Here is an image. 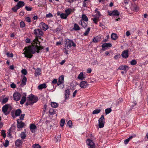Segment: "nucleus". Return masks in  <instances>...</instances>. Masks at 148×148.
<instances>
[{
  "mask_svg": "<svg viewBox=\"0 0 148 148\" xmlns=\"http://www.w3.org/2000/svg\"><path fill=\"white\" fill-rule=\"evenodd\" d=\"M34 34L36 36V38L32 42V45L27 47H25V51L24 53L25 55V57L29 58H31L33 56V54L36 52L39 53L41 49H43V46L40 45V42L38 40V38L42 39L41 37L44 34L43 31L39 29H35L34 31Z\"/></svg>",
  "mask_w": 148,
  "mask_h": 148,
  "instance_id": "f257e3e1",
  "label": "nucleus"
},
{
  "mask_svg": "<svg viewBox=\"0 0 148 148\" xmlns=\"http://www.w3.org/2000/svg\"><path fill=\"white\" fill-rule=\"evenodd\" d=\"M65 43L64 44V49H69L72 46L75 47L76 46V44L72 40L67 39L65 40Z\"/></svg>",
  "mask_w": 148,
  "mask_h": 148,
  "instance_id": "f03ea898",
  "label": "nucleus"
},
{
  "mask_svg": "<svg viewBox=\"0 0 148 148\" xmlns=\"http://www.w3.org/2000/svg\"><path fill=\"white\" fill-rule=\"evenodd\" d=\"M9 108L10 109V110H11V107L9 104H5L2 107V112L6 115L9 114L10 112V111H8Z\"/></svg>",
  "mask_w": 148,
  "mask_h": 148,
  "instance_id": "7ed1b4c3",
  "label": "nucleus"
},
{
  "mask_svg": "<svg viewBox=\"0 0 148 148\" xmlns=\"http://www.w3.org/2000/svg\"><path fill=\"white\" fill-rule=\"evenodd\" d=\"M28 99L34 102H36L38 100V97L32 94L29 95L27 97Z\"/></svg>",
  "mask_w": 148,
  "mask_h": 148,
  "instance_id": "20e7f679",
  "label": "nucleus"
},
{
  "mask_svg": "<svg viewBox=\"0 0 148 148\" xmlns=\"http://www.w3.org/2000/svg\"><path fill=\"white\" fill-rule=\"evenodd\" d=\"M86 143L87 145L88 146V148H95V144L92 140H91L90 139H88L86 140Z\"/></svg>",
  "mask_w": 148,
  "mask_h": 148,
  "instance_id": "39448f33",
  "label": "nucleus"
},
{
  "mask_svg": "<svg viewBox=\"0 0 148 148\" xmlns=\"http://www.w3.org/2000/svg\"><path fill=\"white\" fill-rule=\"evenodd\" d=\"M104 116L103 115H101V117L99 119V125L100 128L103 127L104 126V124L103 122L104 121Z\"/></svg>",
  "mask_w": 148,
  "mask_h": 148,
  "instance_id": "423d86ee",
  "label": "nucleus"
},
{
  "mask_svg": "<svg viewBox=\"0 0 148 148\" xmlns=\"http://www.w3.org/2000/svg\"><path fill=\"white\" fill-rule=\"evenodd\" d=\"M21 97V94L18 92H15L13 94L14 99V100L16 101L19 100L20 99Z\"/></svg>",
  "mask_w": 148,
  "mask_h": 148,
  "instance_id": "0eeeda50",
  "label": "nucleus"
},
{
  "mask_svg": "<svg viewBox=\"0 0 148 148\" xmlns=\"http://www.w3.org/2000/svg\"><path fill=\"white\" fill-rule=\"evenodd\" d=\"M64 82V77L63 75L60 76L59 78L57 84V86H59Z\"/></svg>",
  "mask_w": 148,
  "mask_h": 148,
  "instance_id": "6e6552de",
  "label": "nucleus"
},
{
  "mask_svg": "<svg viewBox=\"0 0 148 148\" xmlns=\"http://www.w3.org/2000/svg\"><path fill=\"white\" fill-rule=\"evenodd\" d=\"M17 127L18 128H22L24 127L25 123L23 122L22 121H20V120L18 119L17 120Z\"/></svg>",
  "mask_w": 148,
  "mask_h": 148,
  "instance_id": "1a4fd4ad",
  "label": "nucleus"
},
{
  "mask_svg": "<svg viewBox=\"0 0 148 148\" xmlns=\"http://www.w3.org/2000/svg\"><path fill=\"white\" fill-rule=\"evenodd\" d=\"M120 13L117 10H114L111 11H110L109 13V15L110 16H117L119 15Z\"/></svg>",
  "mask_w": 148,
  "mask_h": 148,
  "instance_id": "9d476101",
  "label": "nucleus"
},
{
  "mask_svg": "<svg viewBox=\"0 0 148 148\" xmlns=\"http://www.w3.org/2000/svg\"><path fill=\"white\" fill-rule=\"evenodd\" d=\"M62 29V26L61 25H59L56 29L53 30V32L58 34L61 31Z\"/></svg>",
  "mask_w": 148,
  "mask_h": 148,
  "instance_id": "9b49d317",
  "label": "nucleus"
},
{
  "mask_svg": "<svg viewBox=\"0 0 148 148\" xmlns=\"http://www.w3.org/2000/svg\"><path fill=\"white\" fill-rule=\"evenodd\" d=\"M129 51L128 50H124L123 51L121 55L122 57L125 58H126L129 57Z\"/></svg>",
  "mask_w": 148,
  "mask_h": 148,
  "instance_id": "f8f14e48",
  "label": "nucleus"
},
{
  "mask_svg": "<svg viewBox=\"0 0 148 148\" xmlns=\"http://www.w3.org/2000/svg\"><path fill=\"white\" fill-rule=\"evenodd\" d=\"M40 26L42 29L44 31H46L49 28L48 25L43 22H41L40 24Z\"/></svg>",
  "mask_w": 148,
  "mask_h": 148,
  "instance_id": "ddd939ff",
  "label": "nucleus"
},
{
  "mask_svg": "<svg viewBox=\"0 0 148 148\" xmlns=\"http://www.w3.org/2000/svg\"><path fill=\"white\" fill-rule=\"evenodd\" d=\"M79 86L82 88H85L87 87L88 84L86 82L82 81L80 82Z\"/></svg>",
  "mask_w": 148,
  "mask_h": 148,
  "instance_id": "4468645a",
  "label": "nucleus"
},
{
  "mask_svg": "<svg viewBox=\"0 0 148 148\" xmlns=\"http://www.w3.org/2000/svg\"><path fill=\"white\" fill-rule=\"evenodd\" d=\"M30 128L31 132L32 133H34L35 129L37 128V127L35 124H31L30 125Z\"/></svg>",
  "mask_w": 148,
  "mask_h": 148,
  "instance_id": "2eb2a0df",
  "label": "nucleus"
},
{
  "mask_svg": "<svg viewBox=\"0 0 148 148\" xmlns=\"http://www.w3.org/2000/svg\"><path fill=\"white\" fill-rule=\"evenodd\" d=\"M136 135V134H133L132 136H129V138L124 140V143L126 145L128 144L130 140L134 137H135Z\"/></svg>",
  "mask_w": 148,
  "mask_h": 148,
  "instance_id": "dca6fc26",
  "label": "nucleus"
},
{
  "mask_svg": "<svg viewBox=\"0 0 148 148\" xmlns=\"http://www.w3.org/2000/svg\"><path fill=\"white\" fill-rule=\"evenodd\" d=\"M23 144V142L20 139H17L15 142V145L18 147L21 146Z\"/></svg>",
  "mask_w": 148,
  "mask_h": 148,
  "instance_id": "f3484780",
  "label": "nucleus"
},
{
  "mask_svg": "<svg viewBox=\"0 0 148 148\" xmlns=\"http://www.w3.org/2000/svg\"><path fill=\"white\" fill-rule=\"evenodd\" d=\"M70 95V90L69 89H67L65 91V99L66 100L69 97Z\"/></svg>",
  "mask_w": 148,
  "mask_h": 148,
  "instance_id": "a211bd4d",
  "label": "nucleus"
},
{
  "mask_svg": "<svg viewBox=\"0 0 148 148\" xmlns=\"http://www.w3.org/2000/svg\"><path fill=\"white\" fill-rule=\"evenodd\" d=\"M16 5L19 9L21 8L24 6L25 3L23 1H19L17 3Z\"/></svg>",
  "mask_w": 148,
  "mask_h": 148,
  "instance_id": "6ab92c4d",
  "label": "nucleus"
},
{
  "mask_svg": "<svg viewBox=\"0 0 148 148\" xmlns=\"http://www.w3.org/2000/svg\"><path fill=\"white\" fill-rule=\"evenodd\" d=\"M128 69L127 70H128V69H129V67L127 66L121 65L119 66V67L118 68V69L123 70H125L126 69Z\"/></svg>",
  "mask_w": 148,
  "mask_h": 148,
  "instance_id": "aec40b11",
  "label": "nucleus"
},
{
  "mask_svg": "<svg viewBox=\"0 0 148 148\" xmlns=\"http://www.w3.org/2000/svg\"><path fill=\"white\" fill-rule=\"evenodd\" d=\"M41 70L40 68H37L35 71L34 75L35 76H37L40 75L41 74Z\"/></svg>",
  "mask_w": 148,
  "mask_h": 148,
  "instance_id": "412c9836",
  "label": "nucleus"
},
{
  "mask_svg": "<svg viewBox=\"0 0 148 148\" xmlns=\"http://www.w3.org/2000/svg\"><path fill=\"white\" fill-rule=\"evenodd\" d=\"M112 46V45L110 43H105L103 44L101 46L102 48L110 47Z\"/></svg>",
  "mask_w": 148,
  "mask_h": 148,
  "instance_id": "4be33fe9",
  "label": "nucleus"
},
{
  "mask_svg": "<svg viewBox=\"0 0 148 148\" xmlns=\"http://www.w3.org/2000/svg\"><path fill=\"white\" fill-rule=\"evenodd\" d=\"M79 24L81 25L84 28L87 26V23L84 22V21H83L82 20H81L79 21Z\"/></svg>",
  "mask_w": 148,
  "mask_h": 148,
  "instance_id": "5701e85b",
  "label": "nucleus"
},
{
  "mask_svg": "<svg viewBox=\"0 0 148 148\" xmlns=\"http://www.w3.org/2000/svg\"><path fill=\"white\" fill-rule=\"evenodd\" d=\"M47 86L46 84L43 83L39 85L38 87V88L39 89L41 90L43 88H46L47 87Z\"/></svg>",
  "mask_w": 148,
  "mask_h": 148,
  "instance_id": "b1692460",
  "label": "nucleus"
},
{
  "mask_svg": "<svg viewBox=\"0 0 148 148\" xmlns=\"http://www.w3.org/2000/svg\"><path fill=\"white\" fill-rule=\"evenodd\" d=\"M82 19L83 21H85L87 23L88 21V17L85 14H83L82 16Z\"/></svg>",
  "mask_w": 148,
  "mask_h": 148,
  "instance_id": "393cba45",
  "label": "nucleus"
},
{
  "mask_svg": "<svg viewBox=\"0 0 148 148\" xmlns=\"http://www.w3.org/2000/svg\"><path fill=\"white\" fill-rule=\"evenodd\" d=\"M77 78L78 79H79L83 80V79L85 78L83 73H80L79 75Z\"/></svg>",
  "mask_w": 148,
  "mask_h": 148,
  "instance_id": "a878e982",
  "label": "nucleus"
},
{
  "mask_svg": "<svg viewBox=\"0 0 148 148\" xmlns=\"http://www.w3.org/2000/svg\"><path fill=\"white\" fill-rule=\"evenodd\" d=\"M20 136L22 139H24L27 136V134L25 132H22L20 134Z\"/></svg>",
  "mask_w": 148,
  "mask_h": 148,
  "instance_id": "bb28decb",
  "label": "nucleus"
},
{
  "mask_svg": "<svg viewBox=\"0 0 148 148\" xmlns=\"http://www.w3.org/2000/svg\"><path fill=\"white\" fill-rule=\"evenodd\" d=\"M49 112L51 115H53L55 114H56V111L55 110L53 109H50L49 110Z\"/></svg>",
  "mask_w": 148,
  "mask_h": 148,
  "instance_id": "cd10ccee",
  "label": "nucleus"
},
{
  "mask_svg": "<svg viewBox=\"0 0 148 148\" xmlns=\"http://www.w3.org/2000/svg\"><path fill=\"white\" fill-rule=\"evenodd\" d=\"M73 29L75 31L79 30L80 29V27L77 24L75 23Z\"/></svg>",
  "mask_w": 148,
  "mask_h": 148,
  "instance_id": "c85d7f7f",
  "label": "nucleus"
},
{
  "mask_svg": "<svg viewBox=\"0 0 148 148\" xmlns=\"http://www.w3.org/2000/svg\"><path fill=\"white\" fill-rule=\"evenodd\" d=\"M22 111L20 109H18L16 110L15 112V115L16 116H20V114L21 113Z\"/></svg>",
  "mask_w": 148,
  "mask_h": 148,
  "instance_id": "c756f323",
  "label": "nucleus"
},
{
  "mask_svg": "<svg viewBox=\"0 0 148 148\" xmlns=\"http://www.w3.org/2000/svg\"><path fill=\"white\" fill-rule=\"evenodd\" d=\"M27 81V78L25 76H23V79L22 80V82L21 83V85H25L26 84V82Z\"/></svg>",
  "mask_w": 148,
  "mask_h": 148,
  "instance_id": "7c9ffc66",
  "label": "nucleus"
},
{
  "mask_svg": "<svg viewBox=\"0 0 148 148\" xmlns=\"http://www.w3.org/2000/svg\"><path fill=\"white\" fill-rule=\"evenodd\" d=\"M112 39L114 40H116L118 38L116 34L113 33L111 36Z\"/></svg>",
  "mask_w": 148,
  "mask_h": 148,
  "instance_id": "2f4dec72",
  "label": "nucleus"
},
{
  "mask_svg": "<svg viewBox=\"0 0 148 148\" xmlns=\"http://www.w3.org/2000/svg\"><path fill=\"white\" fill-rule=\"evenodd\" d=\"M35 103V102H33L31 101H29L28 99H27L25 103V105L26 106H27L29 105H32Z\"/></svg>",
  "mask_w": 148,
  "mask_h": 148,
  "instance_id": "473e14b6",
  "label": "nucleus"
},
{
  "mask_svg": "<svg viewBox=\"0 0 148 148\" xmlns=\"http://www.w3.org/2000/svg\"><path fill=\"white\" fill-rule=\"evenodd\" d=\"M72 9L71 8H68V9L66 10L65 11V12L66 13V15H67V16L70 15Z\"/></svg>",
  "mask_w": 148,
  "mask_h": 148,
  "instance_id": "72a5a7b5",
  "label": "nucleus"
},
{
  "mask_svg": "<svg viewBox=\"0 0 148 148\" xmlns=\"http://www.w3.org/2000/svg\"><path fill=\"white\" fill-rule=\"evenodd\" d=\"M26 100V97L25 96H23L20 101V104H23L24 103Z\"/></svg>",
  "mask_w": 148,
  "mask_h": 148,
  "instance_id": "f704fd0d",
  "label": "nucleus"
},
{
  "mask_svg": "<svg viewBox=\"0 0 148 148\" xmlns=\"http://www.w3.org/2000/svg\"><path fill=\"white\" fill-rule=\"evenodd\" d=\"M51 106L52 107L56 108L58 106V104L55 102H53L51 103Z\"/></svg>",
  "mask_w": 148,
  "mask_h": 148,
  "instance_id": "c9c22d12",
  "label": "nucleus"
},
{
  "mask_svg": "<svg viewBox=\"0 0 148 148\" xmlns=\"http://www.w3.org/2000/svg\"><path fill=\"white\" fill-rule=\"evenodd\" d=\"M60 17L62 18L66 19L67 17V15H66V14L62 13L60 15Z\"/></svg>",
  "mask_w": 148,
  "mask_h": 148,
  "instance_id": "e433bc0d",
  "label": "nucleus"
},
{
  "mask_svg": "<svg viewBox=\"0 0 148 148\" xmlns=\"http://www.w3.org/2000/svg\"><path fill=\"white\" fill-rule=\"evenodd\" d=\"M90 27H88L87 29L86 30L84 33V34L83 35L84 36H87L89 34L90 31Z\"/></svg>",
  "mask_w": 148,
  "mask_h": 148,
  "instance_id": "4c0bfd02",
  "label": "nucleus"
},
{
  "mask_svg": "<svg viewBox=\"0 0 148 148\" xmlns=\"http://www.w3.org/2000/svg\"><path fill=\"white\" fill-rule=\"evenodd\" d=\"M65 123V120L64 119H62L60 120V126L62 127H63Z\"/></svg>",
  "mask_w": 148,
  "mask_h": 148,
  "instance_id": "58836bf2",
  "label": "nucleus"
},
{
  "mask_svg": "<svg viewBox=\"0 0 148 148\" xmlns=\"http://www.w3.org/2000/svg\"><path fill=\"white\" fill-rule=\"evenodd\" d=\"M112 111L111 109L110 108H108L105 110V113L106 114H109Z\"/></svg>",
  "mask_w": 148,
  "mask_h": 148,
  "instance_id": "ea45409f",
  "label": "nucleus"
},
{
  "mask_svg": "<svg viewBox=\"0 0 148 148\" xmlns=\"http://www.w3.org/2000/svg\"><path fill=\"white\" fill-rule=\"evenodd\" d=\"M101 111V110L100 109H96L94 110L93 111L92 114H97L99 112H100Z\"/></svg>",
  "mask_w": 148,
  "mask_h": 148,
  "instance_id": "a19ab883",
  "label": "nucleus"
},
{
  "mask_svg": "<svg viewBox=\"0 0 148 148\" xmlns=\"http://www.w3.org/2000/svg\"><path fill=\"white\" fill-rule=\"evenodd\" d=\"M20 26L21 28H23L25 27V23L23 21H21L20 23Z\"/></svg>",
  "mask_w": 148,
  "mask_h": 148,
  "instance_id": "79ce46f5",
  "label": "nucleus"
},
{
  "mask_svg": "<svg viewBox=\"0 0 148 148\" xmlns=\"http://www.w3.org/2000/svg\"><path fill=\"white\" fill-rule=\"evenodd\" d=\"M8 99L7 97H5L1 101L2 103L3 104L5 103L8 101Z\"/></svg>",
  "mask_w": 148,
  "mask_h": 148,
  "instance_id": "37998d69",
  "label": "nucleus"
},
{
  "mask_svg": "<svg viewBox=\"0 0 148 148\" xmlns=\"http://www.w3.org/2000/svg\"><path fill=\"white\" fill-rule=\"evenodd\" d=\"M19 9L18 8L16 5L14 6L12 8V10L14 12H16Z\"/></svg>",
  "mask_w": 148,
  "mask_h": 148,
  "instance_id": "c03bdc74",
  "label": "nucleus"
},
{
  "mask_svg": "<svg viewBox=\"0 0 148 148\" xmlns=\"http://www.w3.org/2000/svg\"><path fill=\"white\" fill-rule=\"evenodd\" d=\"M33 148H41V146L38 144H34L32 145Z\"/></svg>",
  "mask_w": 148,
  "mask_h": 148,
  "instance_id": "a18cd8bd",
  "label": "nucleus"
},
{
  "mask_svg": "<svg viewBox=\"0 0 148 148\" xmlns=\"http://www.w3.org/2000/svg\"><path fill=\"white\" fill-rule=\"evenodd\" d=\"M137 63L136 61L135 60H133L130 62V64L132 65H136Z\"/></svg>",
  "mask_w": 148,
  "mask_h": 148,
  "instance_id": "49530a36",
  "label": "nucleus"
},
{
  "mask_svg": "<svg viewBox=\"0 0 148 148\" xmlns=\"http://www.w3.org/2000/svg\"><path fill=\"white\" fill-rule=\"evenodd\" d=\"M3 144L4 147H7L9 145V142L8 140H5V142L3 143Z\"/></svg>",
  "mask_w": 148,
  "mask_h": 148,
  "instance_id": "de8ad7c7",
  "label": "nucleus"
},
{
  "mask_svg": "<svg viewBox=\"0 0 148 148\" xmlns=\"http://www.w3.org/2000/svg\"><path fill=\"white\" fill-rule=\"evenodd\" d=\"M99 40V38L98 37H95L93 39V42L95 43H97L98 42Z\"/></svg>",
  "mask_w": 148,
  "mask_h": 148,
  "instance_id": "09e8293b",
  "label": "nucleus"
},
{
  "mask_svg": "<svg viewBox=\"0 0 148 148\" xmlns=\"http://www.w3.org/2000/svg\"><path fill=\"white\" fill-rule=\"evenodd\" d=\"M1 134L2 135L3 138H5L6 136V134L4 130H3L1 131Z\"/></svg>",
  "mask_w": 148,
  "mask_h": 148,
  "instance_id": "8fccbe9b",
  "label": "nucleus"
},
{
  "mask_svg": "<svg viewBox=\"0 0 148 148\" xmlns=\"http://www.w3.org/2000/svg\"><path fill=\"white\" fill-rule=\"evenodd\" d=\"M25 8L27 11H31L32 9V7H29L27 6H26L25 7Z\"/></svg>",
  "mask_w": 148,
  "mask_h": 148,
  "instance_id": "3c124183",
  "label": "nucleus"
},
{
  "mask_svg": "<svg viewBox=\"0 0 148 148\" xmlns=\"http://www.w3.org/2000/svg\"><path fill=\"white\" fill-rule=\"evenodd\" d=\"M53 16L52 14L50 13H49L48 14H47L46 15V18L52 17Z\"/></svg>",
  "mask_w": 148,
  "mask_h": 148,
  "instance_id": "603ef678",
  "label": "nucleus"
},
{
  "mask_svg": "<svg viewBox=\"0 0 148 148\" xmlns=\"http://www.w3.org/2000/svg\"><path fill=\"white\" fill-rule=\"evenodd\" d=\"M72 122L71 120H69L67 122V125L69 126V127H71L72 125Z\"/></svg>",
  "mask_w": 148,
  "mask_h": 148,
  "instance_id": "864d4df0",
  "label": "nucleus"
},
{
  "mask_svg": "<svg viewBox=\"0 0 148 148\" xmlns=\"http://www.w3.org/2000/svg\"><path fill=\"white\" fill-rule=\"evenodd\" d=\"M57 141L60 142L61 139V136L60 135H58L56 138Z\"/></svg>",
  "mask_w": 148,
  "mask_h": 148,
  "instance_id": "5fc2aeb1",
  "label": "nucleus"
},
{
  "mask_svg": "<svg viewBox=\"0 0 148 148\" xmlns=\"http://www.w3.org/2000/svg\"><path fill=\"white\" fill-rule=\"evenodd\" d=\"M22 73L24 75H26L27 74V71L26 69H23L21 71Z\"/></svg>",
  "mask_w": 148,
  "mask_h": 148,
  "instance_id": "6e6d98bb",
  "label": "nucleus"
},
{
  "mask_svg": "<svg viewBox=\"0 0 148 148\" xmlns=\"http://www.w3.org/2000/svg\"><path fill=\"white\" fill-rule=\"evenodd\" d=\"M6 54L8 57L12 58L13 56V55L12 53H7Z\"/></svg>",
  "mask_w": 148,
  "mask_h": 148,
  "instance_id": "4d7b16f0",
  "label": "nucleus"
},
{
  "mask_svg": "<svg viewBox=\"0 0 148 148\" xmlns=\"http://www.w3.org/2000/svg\"><path fill=\"white\" fill-rule=\"evenodd\" d=\"M26 21L28 23H29L31 22V20L29 17H27L25 18Z\"/></svg>",
  "mask_w": 148,
  "mask_h": 148,
  "instance_id": "13d9d810",
  "label": "nucleus"
},
{
  "mask_svg": "<svg viewBox=\"0 0 148 148\" xmlns=\"http://www.w3.org/2000/svg\"><path fill=\"white\" fill-rule=\"evenodd\" d=\"M97 20L98 19L96 17H95L93 19V21L95 24H97V22L98 21Z\"/></svg>",
  "mask_w": 148,
  "mask_h": 148,
  "instance_id": "bf43d9fd",
  "label": "nucleus"
},
{
  "mask_svg": "<svg viewBox=\"0 0 148 148\" xmlns=\"http://www.w3.org/2000/svg\"><path fill=\"white\" fill-rule=\"evenodd\" d=\"M123 101V99L122 98H120L117 100V103L118 104L121 103Z\"/></svg>",
  "mask_w": 148,
  "mask_h": 148,
  "instance_id": "052dcab7",
  "label": "nucleus"
},
{
  "mask_svg": "<svg viewBox=\"0 0 148 148\" xmlns=\"http://www.w3.org/2000/svg\"><path fill=\"white\" fill-rule=\"evenodd\" d=\"M57 80L56 79H54L52 81L53 84H55L56 83L57 84Z\"/></svg>",
  "mask_w": 148,
  "mask_h": 148,
  "instance_id": "680f3d73",
  "label": "nucleus"
},
{
  "mask_svg": "<svg viewBox=\"0 0 148 148\" xmlns=\"http://www.w3.org/2000/svg\"><path fill=\"white\" fill-rule=\"evenodd\" d=\"M25 116L24 114H22L20 116V119L21 120H23Z\"/></svg>",
  "mask_w": 148,
  "mask_h": 148,
  "instance_id": "e2e57ef3",
  "label": "nucleus"
},
{
  "mask_svg": "<svg viewBox=\"0 0 148 148\" xmlns=\"http://www.w3.org/2000/svg\"><path fill=\"white\" fill-rule=\"evenodd\" d=\"M11 87L13 88H16V85L14 84L13 83H12L10 85Z\"/></svg>",
  "mask_w": 148,
  "mask_h": 148,
  "instance_id": "0e129e2a",
  "label": "nucleus"
},
{
  "mask_svg": "<svg viewBox=\"0 0 148 148\" xmlns=\"http://www.w3.org/2000/svg\"><path fill=\"white\" fill-rule=\"evenodd\" d=\"M25 42L27 43H29L31 42V40L29 38H27L25 40Z\"/></svg>",
  "mask_w": 148,
  "mask_h": 148,
  "instance_id": "69168bd1",
  "label": "nucleus"
},
{
  "mask_svg": "<svg viewBox=\"0 0 148 148\" xmlns=\"http://www.w3.org/2000/svg\"><path fill=\"white\" fill-rule=\"evenodd\" d=\"M99 26L101 27L103 29H104L105 28V26L103 25L102 23H100L99 24Z\"/></svg>",
  "mask_w": 148,
  "mask_h": 148,
  "instance_id": "338daca9",
  "label": "nucleus"
},
{
  "mask_svg": "<svg viewBox=\"0 0 148 148\" xmlns=\"http://www.w3.org/2000/svg\"><path fill=\"white\" fill-rule=\"evenodd\" d=\"M86 1H83L82 3V6L83 7H85L86 5Z\"/></svg>",
  "mask_w": 148,
  "mask_h": 148,
  "instance_id": "774afa93",
  "label": "nucleus"
}]
</instances>
